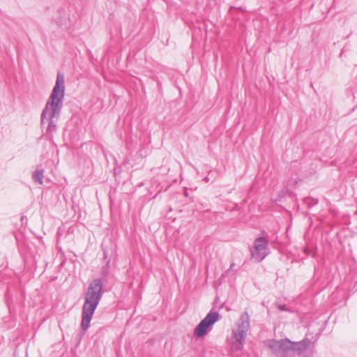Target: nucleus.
Listing matches in <instances>:
<instances>
[{"label":"nucleus","instance_id":"4","mask_svg":"<svg viewBox=\"0 0 357 357\" xmlns=\"http://www.w3.org/2000/svg\"><path fill=\"white\" fill-rule=\"evenodd\" d=\"M251 257L255 261L260 262L269 254L268 241L261 236L257 238L250 249Z\"/></svg>","mask_w":357,"mask_h":357},{"label":"nucleus","instance_id":"7","mask_svg":"<svg viewBox=\"0 0 357 357\" xmlns=\"http://www.w3.org/2000/svg\"><path fill=\"white\" fill-rule=\"evenodd\" d=\"M292 343V349L291 351H301L305 349H306L309 344H310V340H303L300 342H291Z\"/></svg>","mask_w":357,"mask_h":357},{"label":"nucleus","instance_id":"5","mask_svg":"<svg viewBox=\"0 0 357 357\" xmlns=\"http://www.w3.org/2000/svg\"><path fill=\"white\" fill-rule=\"evenodd\" d=\"M218 312H209L195 328V334L198 337H203L207 334L209 328L219 319Z\"/></svg>","mask_w":357,"mask_h":357},{"label":"nucleus","instance_id":"6","mask_svg":"<svg viewBox=\"0 0 357 357\" xmlns=\"http://www.w3.org/2000/svg\"><path fill=\"white\" fill-rule=\"evenodd\" d=\"M268 347L275 354H279L291 351L292 343L288 339L272 340L268 342Z\"/></svg>","mask_w":357,"mask_h":357},{"label":"nucleus","instance_id":"3","mask_svg":"<svg viewBox=\"0 0 357 357\" xmlns=\"http://www.w3.org/2000/svg\"><path fill=\"white\" fill-rule=\"evenodd\" d=\"M249 328L250 316L247 312H244L237 322V328L233 330V335L236 342L233 347L236 349H242Z\"/></svg>","mask_w":357,"mask_h":357},{"label":"nucleus","instance_id":"2","mask_svg":"<svg viewBox=\"0 0 357 357\" xmlns=\"http://www.w3.org/2000/svg\"><path fill=\"white\" fill-rule=\"evenodd\" d=\"M102 296V284L100 279L93 280L84 296V303L82 310L81 328L86 331L90 326L93 314Z\"/></svg>","mask_w":357,"mask_h":357},{"label":"nucleus","instance_id":"8","mask_svg":"<svg viewBox=\"0 0 357 357\" xmlns=\"http://www.w3.org/2000/svg\"><path fill=\"white\" fill-rule=\"evenodd\" d=\"M44 170L41 169H36L31 175V178L36 183H38L40 185H43V178H44Z\"/></svg>","mask_w":357,"mask_h":357},{"label":"nucleus","instance_id":"9","mask_svg":"<svg viewBox=\"0 0 357 357\" xmlns=\"http://www.w3.org/2000/svg\"><path fill=\"white\" fill-rule=\"evenodd\" d=\"M204 181H205L206 182H208V181H209L208 177V176L205 177V178H204Z\"/></svg>","mask_w":357,"mask_h":357},{"label":"nucleus","instance_id":"10","mask_svg":"<svg viewBox=\"0 0 357 357\" xmlns=\"http://www.w3.org/2000/svg\"><path fill=\"white\" fill-rule=\"evenodd\" d=\"M233 266H234V264H231V266H230V269L232 268Z\"/></svg>","mask_w":357,"mask_h":357},{"label":"nucleus","instance_id":"1","mask_svg":"<svg viewBox=\"0 0 357 357\" xmlns=\"http://www.w3.org/2000/svg\"><path fill=\"white\" fill-rule=\"evenodd\" d=\"M63 75L58 73L55 85L41 113V125L47 124L45 135L52 139L56 131V123L63 105L65 94Z\"/></svg>","mask_w":357,"mask_h":357}]
</instances>
